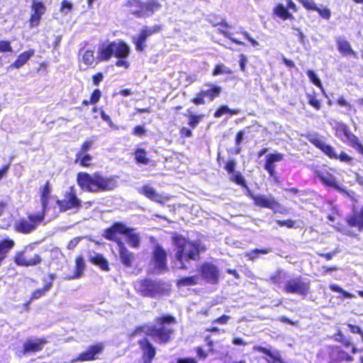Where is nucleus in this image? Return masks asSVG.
Listing matches in <instances>:
<instances>
[{
  "instance_id": "obj_1",
  "label": "nucleus",
  "mask_w": 363,
  "mask_h": 363,
  "mask_svg": "<svg viewBox=\"0 0 363 363\" xmlns=\"http://www.w3.org/2000/svg\"><path fill=\"white\" fill-rule=\"evenodd\" d=\"M176 246L175 267L182 269H188L191 261H197L200 258V253L205 251V247L200 242H191L182 236L174 238Z\"/></svg>"
},
{
  "instance_id": "obj_2",
  "label": "nucleus",
  "mask_w": 363,
  "mask_h": 363,
  "mask_svg": "<svg viewBox=\"0 0 363 363\" xmlns=\"http://www.w3.org/2000/svg\"><path fill=\"white\" fill-rule=\"evenodd\" d=\"M176 319L170 315H164L155 318L156 325H145L138 328L134 335L143 333L150 336L154 340L160 344H165L170 340L174 330L171 328L172 323H175Z\"/></svg>"
},
{
  "instance_id": "obj_3",
  "label": "nucleus",
  "mask_w": 363,
  "mask_h": 363,
  "mask_svg": "<svg viewBox=\"0 0 363 363\" xmlns=\"http://www.w3.org/2000/svg\"><path fill=\"white\" fill-rule=\"evenodd\" d=\"M77 184L83 190L94 193L111 191L117 186L114 177H106L100 173L89 174L79 172L77 174Z\"/></svg>"
},
{
  "instance_id": "obj_4",
  "label": "nucleus",
  "mask_w": 363,
  "mask_h": 363,
  "mask_svg": "<svg viewBox=\"0 0 363 363\" xmlns=\"http://www.w3.org/2000/svg\"><path fill=\"white\" fill-rule=\"evenodd\" d=\"M118 233L126 236V241L130 247L134 248L139 247L140 243L139 234L135 233L133 228H129L121 222H116L106 229L103 235L106 239L117 242V240H121L117 237Z\"/></svg>"
},
{
  "instance_id": "obj_5",
  "label": "nucleus",
  "mask_w": 363,
  "mask_h": 363,
  "mask_svg": "<svg viewBox=\"0 0 363 363\" xmlns=\"http://www.w3.org/2000/svg\"><path fill=\"white\" fill-rule=\"evenodd\" d=\"M125 5L130 7V12L138 18L150 17L162 8V5L156 0H129Z\"/></svg>"
},
{
  "instance_id": "obj_6",
  "label": "nucleus",
  "mask_w": 363,
  "mask_h": 363,
  "mask_svg": "<svg viewBox=\"0 0 363 363\" xmlns=\"http://www.w3.org/2000/svg\"><path fill=\"white\" fill-rule=\"evenodd\" d=\"M45 217L44 213H29L26 218H20L15 223V229L19 233L29 234L37 229Z\"/></svg>"
},
{
  "instance_id": "obj_7",
  "label": "nucleus",
  "mask_w": 363,
  "mask_h": 363,
  "mask_svg": "<svg viewBox=\"0 0 363 363\" xmlns=\"http://www.w3.org/2000/svg\"><path fill=\"white\" fill-rule=\"evenodd\" d=\"M247 195L254 201V204L256 206L269 208L275 213H283V207L272 194H255L248 189Z\"/></svg>"
},
{
  "instance_id": "obj_8",
  "label": "nucleus",
  "mask_w": 363,
  "mask_h": 363,
  "mask_svg": "<svg viewBox=\"0 0 363 363\" xmlns=\"http://www.w3.org/2000/svg\"><path fill=\"white\" fill-rule=\"evenodd\" d=\"M310 289V281L301 276L287 279L284 282V290L288 294H296L306 296Z\"/></svg>"
},
{
  "instance_id": "obj_9",
  "label": "nucleus",
  "mask_w": 363,
  "mask_h": 363,
  "mask_svg": "<svg viewBox=\"0 0 363 363\" xmlns=\"http://www.w3.org/2000/svg\"><path fill=\"white\" fill-rule=\"evenodd\" d=\"M134 286L138 292L147 297H155L161 294L162 291L161 283L151 279L138 280L135 282Z\"/></svg>"
},
{
  "instance_id": "obj_10",
  "label": "nucleus",
  "mask_w": 363,
  "mask_h": 363,
  "mask_svg": "<svg viewBox=\"0 0 363 363\" xmlns=\"http://www.w3.org/2000/svg\"><path fill=\"white\" fill-rule=\"evenodd\" d=\"M33 250L30 245L24 247L21 251L17 252L14 257V262L16 265L20 267H30L36 266L42 262L41 257L38 254H34L33 256L29 255V252Z\"/></svg>"
},
{
  "instance_id": "obj_11",
  "label": "nucleus",
  "mask_w": 363,
  "mask_h": 363,
  "mask_svg": "<svg viewBox=\"0 0 363 363\" xmlns=\"http://www.w3.org/2000/svg\"><path fill=\"white\" fill-rule=\"evenodd\" d=\"M335 130L336 135L341 138L342 141L348 143L352 147L357 146L359 150L363 152V146L358 143L357 138L350 132L345 124L342 123H337Z\"/></svg>"
},
{
  "instance_id": "obj_12",
  "label": "nucleus",
  "mask_w": 363,
  "mask_h": 363,
  "mask_svg": "<svg viewBox=\"0 0 363 363\" xmlns=\"http://www.w3.org/2000/svg\"><path fill=\"white\" fill-rule=\"evenodd\" d=\"M199 273L207 283L216 284L218 282L220 272L218 267L210 262H204L199 268Z\"/></svg>"
},
{
  "instance_id": "obj_13",
  "label": "nucleus",
  "mask_w": 363,
  "mask_h": 363,
  "mask_svg": "<svg viewBox=\"0 0 363 363\" xmlns=\"http://www.w3.org/2000/svg\"><path fill=\"white\" fill-rule=\"evenodd\" d=\"M152 261L154 267L158 273H162L167 270V253L161 246L157 245L155 247Z\"/></svg>"
},
{
  "instance_id": "obj_14",
  "label": "nucleus",
  "mask_w": 363,
  "mask_h": 363,
  "mask_svg": "<svg viewBox=\"0 0 363 363\" xmlns=\"http://www.w3.org/2000/svg\"><path fill=\"white\" fill-rule=\"evenodd\" d=\"M32 14L30 18V27H36L39 25L41 17L45 14L46 8L41 1L33 0L31 6Z\"/></svg>"
},
{
  "instance_id": "obj_15",
  "label": "nucleus",
  "mask_w": 363,
  "mask_h": 363,
  "mask_svg": "<svg viewBox=\"0 0 363 363\" xmlns=\"http://www.w3.org/2000/svg\"><path fill=\"white\" fill-rule=\"evenodd\" d=\"M57 203L62 211L79 208L81 206V201L77 198L76 194L72 191L67 193L63 200H57Z\"/></svg>"
},
{
  "instance_id": "obj_16",
  "label": "nucleus",
  "mask_w": 363,
  "mask_h": 363,
  "mask_svg": "<svg viewBox=\"0 0 363 363\" xmlns=\"http://www.w3.org/2000/svg\"><path fill=\"white\" fill-rule=\"evenodd\" d=\"M79 62L83 63L86 67L80 66L81 69H86L97 63L96 57L94 56V50L92 48H82L79 50Z\"/></svg>"
},
{
  "instance_id": "obj_17",
  "label": "nucleus",
  "mask_w": 363,
  "mask_h": 363,
  "mask_svg": "<svg viewBox=\"0 0 363 363\" xmlns=\"http://www.w3.org/2000/svg\"><path fill=\"white\" fill-rule=\"evenodd\" d=\"M284 158V155L278 152L270 153L266 155V161L264 166V169L269 173L270 177H274L276 174L275 163L281 162Z\"/></svg>"
},
{
  "instance_id": "obj_18",
  "label": "nucleus",
  "mask_w": 363,
  "mask_h": 363,
  "mask_svg": "<svg viewBox=\"0 0 363 363\" xmlns=\"http://www.w3.org/2000/svg\"><path fill=\"white\" fill-rule=\"evenodd\" d=\"M139 345L143 350L144 363H151L155 356V348L147 338L140 340Z\"/></svg>"
},
{
  "instance_id": "obj_19",
  "label": "nucleus",
  "mask_w": 363,
  "mask_h": 363,
  "mask_svg": "<svg viewBox=\"0 0 363 363\" xmlns=\"http://www.w3.org/2000/svg\"><path fill=\"white\" fill-rule=\"evenodd\" d=\"M115 42L102 44L99 47L96 60L98 62L108 61L114 55Z\"/></svg>"
},
{
  "instance_id": "obj_20",
  "label": "nucleus",
  "mask_w": 363,
  "mask_h": 363,
  "mask_svg": "<svg viewBox=\"0 0 363 363\" xmlns=\"http://www.w3.org/2000/svg\"><path fill=\"white\" fill-rule=\"evenodd\" d=\"M46 343L47 341L42 338L28 339L23 344V353L41 351Z\"/></svg>"
},
{
  "instance_id": "obj_21",
  "label": "nucleus",
  "mask_w": 363,
  "mask_h": 363,
  "mask_svg": "<svg viewBox=\"0 0 363 363\" xmlns=\"http://www.w3.org/2000/svg\"><path fill=\"white\" fill-rule=\"evenodd\" d=\"M116 243L118 247L121 262L126 267H130L134 258L133 254L126 248L121 240H117Z\"/></svg>"
},
{
  "instance_id": "obj_22",
  "label": "nucleus",
  "mask_w": 363,
  "mask_h": 363,
  "mask_svg": "<svg viewBox=\"0 0 363 363\" xmlns=\"http://www.w3.org/2000/svg\"><path fill=\"white\" fill-rule=\"evenodd\" d=\"M347 224L351 227H357L359 231L363 230V206L359 211H354L346 218Z\"/></svg>"
},
{
  "instance_id": "obj_23",
  "label": "nucleus",
  "mask_w": 363,
  "mask_h": 363,
  "mask_svg": "<svg viewBox=\"0 0 363 363\" xmlns=\"http://www.w3.org/2000/svg\"><path fill=\"white\" fill-rule=\"evenodd\" d=\"M333 339L335 341L342 343L345 347H352V354H356L358 352H362V349L358 350L354 345H353L351 338L346 337L342 332L340 328H337V333L334 334Z\"/></svg>"
},
{
  "instance_id": "obj_24",
  "label": "nucleus",
  "mask_w": 363,
  "mask_h": 363,
  "mask_svg": "<svg viewBox=\"0 0 363 363\" xmlns=\"http://www.w3.org/2000/svg\"><path fill=\"white\" fill-rule=\"evenodd\" d=\"M103 349V347L99 345H92L89 349L81 353L79 357L72 359V362H75L77 361H89L94 359L96 354L100 353Z\"/></svg>"
},
{
  "instance_id": "obj_25",
  "label": "nucleus",
  "mask_w": 363,
  "mask_h": 363,
  "mask_svg": "<svg viewBox=\"0 0 363 363\" xmlns=\"http://www.w3.org/2000/svg\"><path fill=\"white\" fill-rule=\"evenodd\" d=\"M138 192L155 202L162 203L164 199L162 195L159 194L152 186L149 185H145L138 189Z\"/></svg>"
},
{
  "instance_id": "obj_26",
  "label": "nucleus",
  "mask_w": 363,
  "mask_h": 363,
  "mask_svg": "<svg viewBox=\"0 0 363 363\" xmlns=\"http://www.w3.org/2000/svg\"><path fill=\"white\" fill-rule=\"evenodd\" d=\"M56 276L54 274H49L48 279L47 278L43 279L45 286L43 289H36L32 294L31 300L38 299L41 296H44L46 292L50 290L52 286V281L55 280Z\"/></svg>"
},
{
  "instance_id": "obj_27",
  "label": "nucleus",
  "mask_w": 363,
  "mask_h": 363,
  "mask_svg": "<svg viewBox=\"0 0 363 363\" xmlns=\"http://www.w3.org/2000/svg\"><path fill=\"white\" fill-rule=\"evenodd\" d=\"M89 259L92 264L99 266L102 270H109L108 261L102 255L92 252L89 255Z\"/></svg>"
},
{
  "instance_id": "obj_28",
  "label": "nucleus",
  "mask_w": 363,
  "mask_h": 363,
  "mask_svg": "<svg viewBox=\"0 0 363 363\" xmlns=\"http://www.w3.org/2000/svg\"><path fill=\"white\" fill-rule=\"evenodd\" d=\"M130 55V48L124 42H115L114 56L117 58L128 57Z\"/></svg>"
},
{
  "instance_id": "obj_29",
  "label": "nucleus",
  "mask_w": 363,
  "mask_h": 363,
  "mask_svg": "<svg viewBox=\"0 0 363 363\" xmlns=\"http://www.w3.org/2000/svg\"><path fill=\"white\" fill-rule=\"evenodd\" d=\"M35 54V50L33 49H30L28 51L23 52L20 54L17 58V60L12 64V67L18 69L23 66L31 57H33Z\"/></svg>"
},
{
  "instance_id": "obj_30",
  "label": "nucleus",
  "mask_w": 363,
  "mask_h": 363,
  "mask_svg": "<svg viewBox=\"0 0 363 363\" xmlns=\"http://www.w3.org/2000/svg\"><path fill=\"white\" fill-rule=\"evenodd\" d=\"M337 49L344 55H354V52L352 50L350 43L345 38L340 37L336 40Z\"/></svg>"
},
{
  "instance_id": "obj_31",
  "label": "nucleus",
  "mask_w": 363,
  "mask_h": 363,
  "mask_svg": "<svg viewBox=\"0 0 363 363\" xmlns=\"http://www.w3.org/2000/svg\"><path fill=\"white\" fill-rule=\"evenodd\" d=\"M209 89L201 90V95L213 101L216 97L218 96L221 92V87L213 84H208Z\"/></svg>"
},
{
  "instance_id": "obj_32",
  "label": "nucleus",
  "mask_w": 363,
  "mask_h": 363,
  "mask_svg": "<svg viewBox=\"0 0 363 363\" xmlns=\"http://www.w3.org/2000/svg\"><path fill=\"white\" fill-rule=\"evenodd\" d=\"M50 192H51V189L50 187L49 182H48L45 184V186L42 190V193H41L40 202H41V206H42V211L40 213H44L45 214L46 213V211L48 209V201L50 199Z\"/></svg>"
},
{
  "instance_id": "obj_33",
  "label": "nucleus",
  "mask_w": 363,
  "mask_h": 363,
  "mask_svg": "<svg viewBox=\"0 0 363 363\" xmlns=\"http://www.w3.org/2000/svg\"><path fill=\"white\" fill-rule=\"evenodd\" d=\"M148 36L143 31L140 30V33L137 36L133 37V42L135 45V49L138 51H143L145 48V43Z\"/></svg>"
},
{
  "instance_id": "obj_34",
  "label": "nucleus",
  "mask_w": 363,
  "mask_h": 363,
  "mask_svg": "<svg viewBox=\"0 0 363 363\" xmlns=\"http://www.w3.org/2000/svg\"><path fill=\"white\" fill-rule=\"evenodd\" d=\"M254 350L267 354L269 357L277 362L278 363H284V361L282 360L278 352H271L267 348L262 346L254 347Z\"/></svg>"
},
{
  "instance_id": "obj_35",
  "label": "nucleus",
  "mask_w": 363,
  "mask_h": 363,
  "mask_svg": "<svg viewBox=\"0 0 363 363\" xmlns=\"http://www.w3.org/2000/svg\"><path fill=\"white\" fill-rule=\"evenodd\" d=\"M15 242L13 240L5 239L0 242V257H6V254L13 247Z\"/></svg>"
},
{
  "instance_id": "obj_36",
  "label": "nucleus",
  "mask_w": 363,
  "mask_h": 363,
  "mask_svg": "<svg viewBox=\"0 0 363 363\" xmlns=\"http://www.w3.org/2000/svg\"><path fill=\"white\" fill-rule=\"evenodd\" d=\"M15 242L13 240L5 239L0 242V257H6V254L13 247Z\"/></svg>"
},
{
  "instance_id": "obj_37",
  "label": "nucleus",
  "mask_w": 363,
  "mask_h": 363,
  "mask_svg": "<svg viewBox=\"0 0 363 363\" xmlns=\"http://www.w3.org/2000/svg\"><path fill=\"white\" fill-rule=\"evenodd\" d=\"M318 177L320 180L327 186H333L336 189H338L339 186L336 183L335 178L330 174L328 173H321L318 174Z\"/></svg>"
},
{
  "instance_id": "obj_38",
  "label": "nucleus",
  "mask_w": 363,
  "mask_h": 363,
  "mask_svg": "<svg viewBox=\"0 0 363 363\" xmlns=\"http://www.w3.org/2000/svg\"><path fill=\"white\" fill-rule=\"evenodd\" d=\"M199 279V276L197 275L183 277L177 281V284L179 287L194 286L198 284Z\"/></svg>"
},
{
  "instance_id": "obj_39",
  "label": "nucleus",
  "mask_w": 363,
  "mask_h": 363,
  "mask_svg": "<svg viewBox=\"0 0 363 363\" xmlns=\"http://www.w3.org/2000/svg\"><path fill=\"white\" fill-rule=\"evenodd\" d=\"M225 113H230L231 115H237L239 113L238 109H230L228 106H221L214 113L215 118H220Z\"/></svg>"
},
{
  "instance_id": "obj_40",
  "label": "nucleus",
  "mask_w": 363,
  "mask_h": 363,
  "mask_svg": "<svg viewBox=\"0 0 363 363\" xmlns=\"http://www.w3.org/2000/svg\"><path fill=\"white\" fill-rule=\"evenodd\" d=\"M274 13L282 19H289L292 18V15L282 4H279L274 8Z\"/></svg>"
},
{
  "instance_id": "obj_41",
  "label": "nucleus",
  "mask_w": 363,
  "mask_h": 363,
  "mask_svg": "<svg viewBox=\"0 0 363 363\" xmlns=\"http://www.w3.org/2000/svg\"><path fill=\"white\" fill-rule=\"evenodd\" d=\"M135 158L138 163L147 164L149 159L146 157V152L144 149L138 148L135 151Z\"/></svg>"
},
{
  "instance_id": "obj_42",
  "label": "nucleus",
  "mask_w": 363,
  "mask_h": 363,
  "mask_svg": "<svg viewBox=\"0 0 363 363\" xmlns=\"http://www.w3.org/2000/svg\"><path fill=\"white\" fill-rule=\"evenodd\" d=\"M84 267V258L82 257H78L76 259V272L74 275L72 277V279L79 278L82 274Z\"/></svg>"
},
{
  "instance_id": "obj_43",
  "label": "nucleus",
  "mask_w": 363,
  "mask_h": 363,
  "mask_svg": "<svg viewBox=\"0 0 363 363\" xmlns=\"http://www.w3.org/2000/svg\"><path fill=\"white\" fill-rule=\"evenodd\" d=\"M232 73H233V72L229 67L225 66L223 64H220V65H217L216 66V67L213 72V75L217 76V75L223 74H230Z\"/></svg>"
},
{
  "instance_id": "obj_44",
  "label": "nucleus",
  "mask_w": 363,
  "mask_h": 363,
  "mask_svg": "<svg viewBox=\"0 0 363 363\" xmlns=\"http://www.w3.org/2000/svg\"><path fill=\"white\" fill-rule=\"evenodd\" d=\"M187 117L189 118V122L188 124L192 128H196L201 119L203 118V115H194L191 113H190L189 115H187Z\"/></svg>"
},
{
  "instance_id": "obj_45",
  "label": "nucleus",
  "mask_w": 363,
  "mask_h": 363,
  "mask_svg": "<svg viewBox=\"0 0 363 363\" xmlns=\"http://www.w3.org/2000/svg\"><path fill=\"white\" fill-rule=\"evenodd\" d=\"M271 249L266 248V249H255L250 252H249L248 256L249 259L251 260H254L255 259L259 257V254L266 255L271 252Z\"/></svg>"
},
{
  "instance_id": "obj_46",
  "label": "nucleus",
  "mask_w": 363,
  "mask_h": 363,
  "mask_svg": "<svg viewBox=\"0 0 363 363\" xmlns=\"http://www.w3.org/2000/svg\"><path fill=\"white\" fill-rule=\"evenodd\" d=\"M160 30L161 26L160 25H155L153 26H145L141 30L147 34V35L149 37L155 33L160 32Z\"/></svg>"
},
{
  "instance_id": "obj_47",
  "label": "nucleus",
  "mask_w": 363,
  "mask_h": 363,
  "mask_svg": "<svg viewBox=\"0 0 363 363\" xmlns=\"http://www.w3.org/2000/svg\"><path fill=\"white\" fill-rule=\"evenodd\" d=\"M307 76L310 79L311 82L315 86L318 87L322 86L321 81L318 77L317 74L315 73L313 70H308L307 72Z\"/></svg>"
},
{
  "instance_id": "obj_48",
  "label": "nucleus",
  "mask_w": 363,
  "mask_h": 363,
  "mask_svg": "<svg viewBox=\"0 0 363 363\" xmlns=\"http://www.w3.org/2000/svg\"><path fill=\"white\" fill-rule=\"evenodd\" d=\"M329 287L331 291H333L334 292H338V293L342 294L345 298H352V295L351 294L345 291L344 289H342L340 286H339L337 284H332L330 285Z\"/></svg>"
},
{
  "instance_id": "obj_49",
  "label": "nucleus",
  "mask_w": 363,
  "mask_h": 363,
  "mask_svg": "<svg viewBox=\"0 0 363 363\" xmlns=\"http://www.w3.org/2000/svg\"><path fill=\"white\" fill-rule=\"evenodd\" d=\"M322 151L330 158L337 159L338 157V155L335 153L334 148L327 144L323 146V150Z\"/></svg>"
},
{
  "instance_id": "obj_50",
  "label": "nucleus",
  "mask_w": 363,
  "mask_h": 363,
  "mask_svg": "<svg viewBox=\"0 0 363 363\" xmlns=\"http://www.w3.org/2000/svg\"><path fill=\"white\" fill-rule=\"evenodd\" d=\"M231 179L239 185L246 186L245 178L240 172L232 174Z\"/></svg>"
},
{
  "instance_id": "obj_51",
  "label": "nucleus",
  "mask_w": 363,
  "mask_h": 363,
  "mask_svg": "<svg viewBox=\"0 0 363 363\" xmlns=\"http://www.w3.org/2000/svg\"><path fill=\"white\" fill-rule=\"evenodd\" d=\"M317 11L319 15L325 20H329L331 16V11L329 9L324 7V8H319L317 6V9L315 10Z\"/></svg>"
},
{
  "instance_id": "obj_52",
  "label": "nucleus",
  "mask_w": 363,
  "mask_h": 363,
  "mask_svg": "<svg viewBox=\"0 0 363 363\" xmlns=\"http://www.w3.org/2000/svg\"><path fill=\"white\" fill-rule=\"evenodd\" d=\"M72 9V4H71V2L67 0H63L62 1L60 11L62 13L67 15L69 12L71 11Z\"/></svg>"
},
{
  "instance_id": "obj_53",
  "label": "nucleus",
  "mask_w": 363,
  "mask_h": 363,
  "mask_svg": "<svg viewBox=\"0 0 363 363\" xmlns=\"http://www.w3.org/2000/svg\"><path fill=\"white\" fill-rule=\"evenodd\" d=\"M219 32L220 33H222L225 38H228L229 40H230L233 43H235V44L237 45H245L243 42L242 41H240L234 38H233V34L228 31H226V30H220V29H218Z\"/></svg>"
},
{
  "instance_id": "obj_54",
  "label": "nucleus",
  "mask_w": 363,
  "mask_h": 363,
  "mask_svg": "<svg viewBox=\"0 0 363 363\" xmlns=\"http://www.w3.org/2000/svg\"><path fill=\"white\" fill-rule=\"evenodd\" d=\"M347 326L349 328V330L352 333H354V334H359L361 337V339L362 338V336H363V331L360 328L359 326L358 325H353L352 323H347L346 324Z\"/></svg>"
},
{
  "instance_id": "obj_55",
  "label": "nucleus",
  "mask_w": 363,
  "mask_h": 363,
  "mask_svg": "<svg viewBox=\"0 0 363 363\" xmlns=\"http://www.w3.org/2000/svg\"><path fill=\"white\" fill-rule=\"evenodd\" d=\"M299 1L306 9L313 10V11H315V9H317V6L311 0H299Z\"/></svg>"
},
{
  "instance_id": "obj_56",
  "label": "nucleus",
  "mask_w": 363,
  "mask_h": 363,
  "mask_svg": "<svg viewBox=\"0 0 363 363\" xmlns=\"http://www.w3.org/2000/svg\"><path fill=\"white\" fill-rule=\"evenodd\" d=\"M101 96V92L99 89H95L91 95L90 104H96Z\"/></svg>"
},
{
  "instance_id": "obj_57",
  "label": "nucleus",
  "mask_w": 363,
  "mask_h": 363,
  "mask_svg": "<svg viewBox=\"0 0 363 363\" xmlns=\"http://www.w3.org/2000/svg\"><path fill=\"white\" fill-rule=\"evenodd\" d=\"M94 141L93 140H86L82 146V149H81V152L79 154L77 155V157H79L81 155H82L84 153L86 152L87 151L89 150V149L91 148L92 144H93Z\"/></svg>"
},
{
  "instance_id": "obj_58",
  "label": "nucleus",
  "mask_w": 363,
  "mask_h": 363,
  "mask_svg": "<svg viewBox=\"0 0 363 363\" xmlns=\"http://www.w3.org/2000/svg\"><path fill=\"white\" fill-rule=\"evenodd\" d=\"M12 48L10 42L6 40L0 41V52H11Z\"/></svg>"
},
{
  "instance_id": "obj_59",
  "label": "nucleus",
  "mask_w": 363,
  "mask_h": 363,
  "mask_svg": "<svg viewBox=\"0 0 363 363\" xmlns=\"http://www.w3.org/2000/svg\"><path fill=\"white\" fill-rule=\"evenodd\" d=\"M235 166L236 162L235 160H229L225 164V169L228 172V174H232L235 172Z\"/></svg>"
},
{
  "instance_id": "obj_60",
  "label": "nucleus",
  "mask_w": 363,
  "mask_h": 363,
  "mask_svg": "<svg viewBox=\"0 0 363 363\" xmlns=\"http://www.w3.org/2000/svg\"><path fill=\"white\" fill-rule=\"evenodd\" d=\"M127 57L118 58V60L116 62V66L119 67H124L128 69L130 66V63L126 60Z\"/></svg>"
},
{
  "instance_id": "obj_61",
  "label": "nucleus",
  "mask_w": 363,
  "mask_h": 363,
  "mask_svg": "<svg viewBox=\"0 0 363 363\" xmlns=\"http://www.w3.org/2000/svg\"><path fill=\"white\" fill-rule=\"evenodd\" d=\"M204 96L201 95V91L198 93L195 98L192 100L193 103L196 105H202L205 104Z\"/></svg>"
},
{
  "instance_id": "obj_62",
  "label": "nucleus",
  "mask_w": 363,
  "mask_h": 363,
  "mask_svg": "<svg viewBox=\"0 0 363 363\" xmlns=\"http://www.w3.org/2000/svg\"><path fill=\"white\" fill-rule=\"evenodd\" d=\"M239 57H240L239 65H240V69L242 72H245V71L246 65L247 63V58L243 54L240 55Z\"/></svg>"
},
{
  "instance_id": "obj_63",
  "label": "nucleus",
  "mask_w": 363,
  "mask_h": 363,
  "mask_svg": "<svg viewBox=\"0 0 363 363\" xmlns=\"http://www.w3.org/2000/svg\"><path fill=\"white\" fill-rule=\"evenodd\" d=\"M230 319V317L229 315H223L222 316L214 320L213 321V323L224 325V324H226Z\"/></svg>"
},
{
  "instance_id": "obj_64",
  "label": "nucleus",
  "mask_w": 363,
  "mask_h": 363,
  "mask_svg": "<svg viewBox=\"0 0 363 363\" xmlns=\"http://www.w3.org/2000/svg\"><path fill=\"white\" fill-rule=\"evenodd\" d=\"M145 133V129L141 125H137L134 128L133 134L137 136H142Z\"/></svg>"
}]
</instances>
